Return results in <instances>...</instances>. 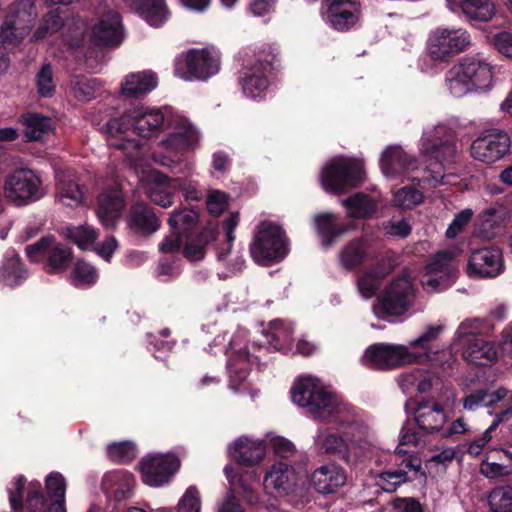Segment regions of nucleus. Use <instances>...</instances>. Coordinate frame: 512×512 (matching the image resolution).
<instances>
[{
	"mask_svg": "<svg viewBox=\"0 0 512 512\" xmlns=\"http://www.w3.org/2000/svg\"><path fill=\"white\" fill-rule=\"evenodd\" d=\"M420 154L427 165L418 175V160L399 146H390L382 153L380 167L389 179L406 178L422 183L423 188L454 184V176L445 174V166L457 155L454 131L444 124L428 127L420 139Z\"/></svg>",
	"mask_w": 512,
	"mask_h": 512,
	"instance_id": "nucleus-1",
	"label": "nucleus"
},
{
	"mask_svg": "<svg viewBox=\"0 0 512 512\" xmlns=\"http://www.w3.org/2000/svg\"><path fill=\"white\" fill-rule=\"evenodd\" d=\"M103 116L93 117L92 123L99 127L105 135L107 143L119 149L135 167H141L146 148L132 138L133 134L140 137H150L157 134L167 121L170 109L138 106L126 111L120 117H114V109L100 111Z\"/></svg>",
	"mask_w": 512,
	"mask_h": 512,
	"instance_id": "nucleus-2",
	"label": "nucleus"
},
{
	"mask_svg": "<svg viewBox=\"0 0 512 512\" xmlns=\"http://www.w3.org/2000/svg\"><path fill=\"white\" fill-rule=\"evenodd\" d=\"M291 398L295 404L307 408L312 417L321 422L346 420L349 415L346 402L312 376L301 377L294 383Z\"/></svg>",
	"mask_w": 512,
	"mask_h": 512,
	"instance_id": "nucleus-3",
	"label": "nucleus"
},
{
	"mask_svg": "<svg viewBox=\"0 0 512 512\" xmlns=\"http://www.w3.org/2000/svg\"><path fill=\"white\" fill-rule=\"evenodd\" d=\"M25 479L20 476L8 489L12 512H66V482L62 474L50 473L46 478V489L50 500L47 501L41 492L40 484L30 488L25 504L22 502V491Z\"/></svg>",
	"mask_w": 512,
	"mask_h": 512,
	"instance_id": "nucleus-4",
	"label": "nucleus"
},
{
	"mask_svg": "<svg viewBox=\"0 0 512 512\" xmlns=\"http://www.w3.org/2000/svg\"><path fill=\"white\" fill-rule=\"evenodd\" d=\"M493 67L480 55L465 56L445 74V86L454 97L486 91L493 85Z\"/></svg>",
	"mask_w": 512,
	"mask_h": 512,
	"instance_id": "nucleus-5",
	"label": "nucleus"
},
{
	"mask_svg": "<svg viewBox=\"0 0 512 512\" xmlns=\"http://www.w3.org/2000/svg\"><path fill=\"white\" fill-rule=\"evenodd\" d=\"M165 137L159 142L165 154L153 153L154 162L175 167L182 160L186 152L194 150L200 140L197 128L183 115L170 110L164 126Z\"/></svg>",
	"mask_w": 512,
	"mask_h": 512,
	"instance_id": "nucleus-6",
	"label": "nucleus"
},
{
	"mask_svg": "<svg viewBox=\"0 0 512 512\" xmlns=\"http://www.w3.org/2000/svg\"><path fill=\"white\" fill-rule=\"evenodd\" d=\"M249 252L255 263L261 266L282 261L288 254L285 232L274 223H260L249 245Z\"/></svg>",
	"mask_w": 512,
	"mask_h": 512,
	"instance_id": "nucleus-7",
	"label": "nucleus"
},
{
	"mask_svg": "<svg viewBox=\"0 0 512 512\" xmlns=\"http://www.w3.org/2000/svg\"><path fill=\"white\" fill-rule=\"evenodd\" d=\"M415 299V289L412 277L406 270L400 277L394 279L378 297L373 306L374 314L379 318L400 316L412 306Z\"/></svg>",
	"mask_w": 512,
	"mask_h": 512,
	"instance_id": "nucleus-8",
	"label": "nucleus"
},
{
	"mask_svg": "<svg viewBox=\"0 0 512 512\" xmlns=\"http://www.w3.org/2000/svg\"><path fill=\"white\" fill-rule=\"evenodd\" d=\"M320 178L325 190L341 193L363 180V164L357 159L335 157L323 167Z\"/></svg>",
	"mask_w": 512,
	"mask_h": 512,
	"instance_id": "nucleus-9",
	"label": "nucleus"
},
{
	"mask_svg": "<svg viewBox=\"0 0 512 512\" xmlns=\"http://www.w3.org/2000/svg\"><path fill=\"white\" fill-rule=\"evenodd\" d=\"M4 194L16 205H26L41 199L46 190L39 175L29 168H17L4 181Z\"/></svg>",
	"mask_w": 512,
	"mask_h": 512,
	"instance_id": "nucleus-10",
	"label": "nucleus"
},
{
	"mask_svg": "<svg viewBox=\"0 0 512 512\" xmlns=\"http://www.w3.org/2000/svg\"><path fill=\"white\" fill-rule=\"evenodd\" d=\"M220 69L217 52L202 49L182 54L176 62L175 74L184 80H207Z\"/></svg>",
	"mask_w": 512,
	"mask_h": 512,
	"instance_id": "nucleus-11",
	"label": "nucleus"
},
{
	"mask_svg": "<svg viewBox=\"0 0 512 512\" xmlns=\"http://www.w3.org/2000/svg\"><path fill=\"white\" fill-rule=\"evenodd\" d=\"M470 45L471 37L465 29L439 27L431 31L427 49L432 58L442 61L459 54Z\"/></svg>",
	"mask_w": 512,
	"mask_h": 512,
	"instance_id": "nucleus-12",
	"label": "nucleus"
},
{
	"mask_svg": "<svg viewBox=\"0 0 512 512\" xmlns=\"http://www.w3.org/2000/svg\"><path fill=\"white\" fill-rule=\"evenodd\" d=\"M460 250H444L435 254L425 266L421 284L427 292H438L451 284L456 273V257Z\"/></svg>",
	"mask_w": 512,
	"mask_h": 512,
	"instance_id": "nucleus-13",
	"label": "nucleus"
},
{
	"mask_svg": "<svg viewBox=\"0 0 512 512\" xmlns=\"http://www.w3.org/2000/svg\"><path fill=\"white\" fill-rule=\"evenodd\" d=\"M37 17V11L31 0H21L6 16L0 30V38L4 44L15 46L29 33Z\"/></svg>",
	"mask_w": 512,
	"mask_h": 512,
	"instance_id": "nucleus-14",
	"label": "nucleus"
},
{
	"mask_svg": "<svg viewBox=\"0 0 512 512\" xmlns=\"http://www.w3.org/2000/svg\"><path fill=\"white\" fill-rule=\"evenodd\" d=\"M410 355L408 346L379 343L371 345L365 350L361 362L372 369H390L414 363L415 361Z\"/></svg>",
	"mask_w": 512,
	"mask_h": 512,
	"instance_id": "nucleus-15",
	"label": "nucleus"
},
{
	"mask_svg": "<svg viewBox=\"0 0 512 512\" xmlns=\"http://www.w3.org/2000/svg\"><path fill=\"white\" fill-rule=\"evenodd\" d=\"M322 20L337 31H348L361 17L359 0H322Z\"/></svg>",
	"mask_w": 512,
	"mask_h": 512,
	"instance_id": "nucleus-16",
	"label": "nucleus"
},
{
	"mask_svg": "<svg viewBox=\"0 0 512 512\" xmlns=\"http://www.w3.org/2000/svg\"><path fill=\"white\" fill-rule=\"evenodd\" d=\"M246 331L238 330L237 334L229 341V359L227 364L228 374L230 378V387L234 391L239 390V384L248 376L253 359L258 356L251 357L245 344Z\"/></svg>",
	"mask_w": 512,
	"mask_h": 512,
	"instance_id": "nucleus-17",
	"label": "nucleus"
},
{
	"mask_svg": "<svg viewBox=\"0 0 512 512\" xmlns=\"http://www.w3.org/2000/svg\"><path fill=\"white\" fill-rule=\"evenodd\" d=\"M179 466L174 454L149 455L141 461L142 480L149 486L160 487L170 481Z\"/></svg>",
	"mask_w": 512,
	"mask_h": 512,
	"instance_id": "nucleus-18",
	"label": "nucleus"
},
{
	"mask_svg": "<svg viewBox=\"0 0 512 512\" xmlns=\"http://www.w3.org/2000/svg\"><path fill=\"white\" fill-rule=\"evenodd\" d=\"M509 148L510 138L505 132L490 130L473 141L471 155L478 161L491 164L501 159Z\"/></svg>",
	"mask_w": 512,
	"mask_h": 512,
	"instance_id": "nucleus-19",
	"label": "nucleus"
},
{
	"mask_svg": "<svg viewBox=\"0 0 512 512\" xmlns=\"http://www.w3.org/2000/svg\"><path fill=\"white\" fill-rule=\"evenodd\" d=\"M346 408L349 414L346 420H333L328 423L338 425V429L343 432L350 444V454L357 456V450H365L372 445L374 435L370 427L356 416L353 408L347 403Z\"/></svg>",
	"mask_w": 512,
	"mask_h": 512,
	"instance_id": "nucleus-20",
	"label": "nucleus"
},
{
	"mask_svg": "<svg viewBox=\"0 0 512 512\" xmlns=\"http://www.w3.org/2000/svg\"><path fill=\"white\" fill-rule=\"evenodd\" d=\"M503 269V256L500 249L485 247L471 253L466 272L472 278H493L502 273Z\"/></svg>",
	"mask_w": 512,
	"mask_h": 512,
	"instance_id": "nucleus-21",
	"label": "nucleus"
},
{
	"mask_svg": "<svg viewBox=\"0 0 512 512\" xmlns=\"http://www.w3.org/2000/svg\"><path fill=\"white\" fill-rule=\"evenodd\" d=\"M297 484L294 468L287 462L274 463L264 476V490L273 496H284L291 493Z\"/></svg>",
	"mask_w": 512,
	"mask_h": 512,
	"instance_id": "nucleus-22",
	"label": "nucleus"
},
{
	"mask_svg": "<svg viewBox=\"0 0 512 512\" xmlns=\"http://www.w3.org/2000/svg\"><path fill=\"white\" fill-rule=\"evenodd\" d=\"M125 207L122 191L117 184L103 190L98 198L96 214L101 224L106 228H112L119 220Z\"/></svg>",
	"mask_w": 512,
	"mask_h": 512,
	"instance_id": "nucleus-23",
	"label": "nucleus"
},
{
	"mask_svg": "<svg viewBox=\"0 0 512 512\" xmlns=\"http://www.w3.org/2000/svg\"><path fill=\"white\" fill-rule=\"evenodd\" d=\"M336 430L333 431L329 427L318 428L313 437L314 448L319 454L333 455L349 461L351 457L350 444L343 432L338 429V425H336Z\"/></svg>",
	"mask_w": 512,
	"mask_h": 512,
	"instance_id": "nucleus-24",
	"label": "nucleus"
},
{
	"mask_svg": "<svg viewBox=\"0 0 512 512\" xmlns=\"http://www.w3.org/2000/svg\"><path fill=\"white\" fill-rule=\"evenodd\" d=\"M93 41L102 46H117L123 40V29L120 15L113 10L103 14L92 29Z\"/></svg>",
	"mask_w": 512,
	"mask_h": 512,
	"instance_id": "nucleus-25",
	"label": "nucleus"
},
{
	"mask_svg": "<svg viewBox=\"0 0 512 512\" xmlns=\"http://www.w3.org/2000/svg\"><path fill=\"white\" fill-rule=\"evenodd\" d=\"M269 70L270 64L262 61L243 70L240 83L245 96L251 99L265 97L269 87L267 78Z\"/></svg>",
	"mask_w": 512,
	"mask_h": 512,
	"instance_id": "nucleus-26",
	"label": "nucleus"
},
{
	"mask_svg": "<svg viewBox=\"0 0 512 512\" xmlns=\"http://www.w3.org/2000/svg\"><path fill=\"white\" fill-rule=\"evenodd\" d=\"M135 478L126 470H114L104 474L101 487L109 499L122 501L132 497Z\"/></svg>",
	"mask_w": 512,
	"mask_h": 512,
	"instance_id": "nucleus-27",
	"label": "nucleus"
},
{
	"mask_svg": "<svg viewBox=\"0 0 512 512\" xmlns=\"http://www.w3.org/2000/svg\"><path fill=\"white\" fill-rule=\"evenodd\" d=\"M311 481L317 492L331 494L345 485L347 476L341 466L328 463L314 470Z\"/></svg>",
	"mask_w": 512,
	"mask_h": 512,
	"instance_id": "nucleus-28",
	"label": "nucleus"
},
{
	"mask_svg": "<svg viewBox=\"0 0 512 512\" xmlns=\"http://www.w3.org/2000/svg\"><path fill=\"white\" fill-rule=\"evenodd\" d=\"M85 187L81 186L75 175L70 171H59L56 174V197L68 207H77L83 203Z\"/></svg>",
	"mask_w": 512,
	"mask_h": 512,
	"instance_id": "nucleus-29",
	"label": "nucleus"
},
{
	"mask_svg": "<svg viewBox=\"0 0 512 512\" xmlns=\"http://www.w3.org/2000/svg\"><path fill=\"white\" fill-rule=\"evenodd\" d=\"M230 457L239 464L253 466L259 464L265 457V445L261 440L240 437L229 446Z\"/></svg>",
	"mask_w": 512,
	"mask_h": 512,
	"instance_id": "nucleus-30",
	"label": "nucleus"
},
{
	"mask_svg": "<svg viewBox=\"0 0 512 512\" xmlns=\"http://www.w3.org/2000/svg\"><path fill=\"white\" fill-rule=\"evenodd\" d=\"M508 218L509 212L504 206L490 207L479 215L475 231L484 239L494 238L505 226Z\"/></svg>",
	"mask_w": 512,
	"mask_h": 512,
	"instance_id": "nucleus-31",
	"label": "nucleus"
},
{
	"mask_svg": "<svg viewBox=\"0 0 512 512\" xmlns=\"http://www.w3.org/2000/svg\"><path fill=\"white\" fill-rule=\"evenodd\" d=\"M157 86V76L150 70L132 72L121 83V94L128 98H140Z\"/></svg>",
	"mask_w": 512,
	"mask_h": 512,
	"instance_id": "nucleus-32",
	"label": "nucleus"
},
{
	"mask_svg": "<svg viewBox=\"0 0 512 512\" xmlns=\"http://www.w3.org/2000/svg\"><path fill=\"white\" fill-rule=\"evenodd\" d=\"M414 417L419 428L428 433L439 431L447 421L443 407L435 402L419 403Z\"/></svg>",
	"mask_w": 512,
	"mask_h": 512,
	"instance_id": "nucleus-33",
	"label": "nucleus"
},
{
	"mask_svg": "<svg viewBox=\"0 0 512 512\" xmlns=\"http://www.w3.org/2000/svg\"><path fill=\"white\" fill-rule=\"evenodd\" d=\"M389 263H377L366 270L357 279V289L364 299L373 297L382 285L384 278L391 272Z\"/></svg>",
	"mask_w": 512,
	"mask_h": 512,
	"instance_id": "nucleus-34",
	"label": "nucleus"
},
{
	"mask_svg": "<svg viewBox=\"0 0 512 512\" xmlns=\"http://www.w3.org/2000/svg\"><path fill=\"white\" fill-rule=\"evenodd\" d=\"M447 5L452 12L461 10L470 20L489 21L496 13L492 0H447Z\"/></svg>",
	"mask_w": 512,
	"mask_h": 512,
	"instance_id": "nucleus-35",
	"label": "nucleus"
},
{
	"mask_svg": "<svg viewBox=\"0 0 512 512\" xmlns=\"http://www.w3.org/2000/svg\"><path fill=\"white\" fill-rule=\"evenodd\" d=\"M293 326L290 322L283 320H273L269 324V329L263 331L269 350L289 351L293 342Z\"/></svg>",
	"mask_w": 512,
	"mask_h": 512,
	"instance_id": "nucleus-36",
	"label": "nucleus"
},
{
	"mask_svg": "<svg viewBox=\"0 0 512 512\" xmlns=\"http://www.w3.org/2000/svg\"><path fill=\"white\" fill-rule=\"evenodd\" d=\"M148 177L154 181L147 190L150 200L163 208L170 207L173 203V190L178 187L177 181L168 180L154 170L149 171Z\"/></svg>",
	"mask_w": 512,
	"mask_h": 512,
	"instance_id": "nucleus-37",
	"label": "nucleus"
},
{
	"mask_svg": "<svg viewBox=\"0 0 512 512\" xmlns=\"http://www.w3.org/2000/svg\"><path fill=\"white\" fill-rule=\"evenodd\" d=\"M337 216L333 213H321L314 217V226L321 244L325 249L330 248L338 237L349 230V226L336 225Z\"/></svg>",
	"mask_w": 512,
	"mask_h": 512,
	"instance_id": "nucleus-38",
	"label": "nucleus"
},
{
	"mask_svg": "<svg viewBox=\"0 0 512 512\" xmlns=\"http://www.w3.org/2000/svg\"><path fill=\"white\" fill-rule=\"evenodd\" d=\"M136 9L145 21L153 26L163 25L169 18V11L163 0H125Z\"/></svg>",
	"mask_w": 512,
	"mask_h": 512,
	"instance_id": "nucleus-39",
	"label": "nucleus"
},
{
	"mask_svg": "<svg viewBox=\"0 0 512 512\" xmlns=\"http://www.w3.org/2000/svg\"><path fill=\"white\" fill-rule=\"evenodd\" d=\"M444 330V323L427 325L416 339L409 342L407 346L411 353L410 356L415 362H422L428 357V351L431 350L430 343L437 340Z\"/></svg>",
	"mask_w": 512,
	"mask_h": 512,
	"instance_id": "nucleus-40",
	"label": "nucleus"
},
{
	"mask_svg": "<svg viewBox=\"0 0 512 512\" xmlns=\"http://www.w3.org/2000/svg\"><path fill=\"white\" fill-rule=\"evenodd\" d=\"M369 259L368 242L357 238L349 241L339 252V261L346 270H353Z\"/></svg>",
	"mask_w": 512,
	"mask_h": 512,
	"instance_id": "nucleus-41",
	"label": "nucleus"
},
{
	"mask_svg": "<svg viewBox=\"0 0 512 512\" xmlns=\"http://www.w3.org/2000/svg\"><path fill=\"white\" fill-rule=\"evenodd\" d=\"M128 226L136 232L152 234L158 230L160 222L148 206L137 203L130 210Z\"/></svg>",
	"mask_w": 512,
	"mask_h": 512,
	"instance_id": "nucleus-42",
	"label": "nucleus"
},
{
	"mask_svg": "<svg viewBox=\"0 0 512 512\" xmlns=\"http://www.w3.org/2000/svg\"><path fill=\"white\" fill-rule=\"evenodd\" d=\"M462 356L470 363L484 365L496 360L497 349L493 342L481 337L463 346Z\"/></svg>",
	"mask_w": 512,
	"mask_h": 512,
	"instance_id": "nucleus-43",
	"label": "nucleus"
},
{
	"mask_svg": "<svg viewBox=\"0 0 512 512\" xmlns=\"http://www.w3.org/2000/svg\"><path fill=\"white\" fill-rule=\"evenodd\" d=\"M416 469V465L409 458H404L397 469H388L378 474L376 484L386 492H393L407 481L409 471Z\"/></svg>",
	"mask_w": 512,
	"mask_h": 512,
	"instance_id": "nucleus-44",
	"label": "nucleus"
},
{
	"mask_svg": "<svg viewBox=\"0 0 512 512\" xmlns=\"http://www.w3.org/2000/svg\"><path fill=\"white\" fill-rule=\"evenodd\" d=\"M507 394L508 390L504 387H499L493 392L484 389L476 390L463 399V407L468 411H475L480 407H491L503 400Z\"/></svg>",
	"mask_w": 512,
	"mask_h": 512,
	"instance_id": "nucleus-45",
	"label": "nucleus"
},
{
	"mask_svg": "<svg viewBox=\"0 0 512 512\" xmlns=\"http://www.w3.org/2000/svg\"><path fill=\"white\" fill-rule=\"evenodd\" d=\"M342 205L346 208L347 214L352 218H369L377 208L375 200L363 193L342 200Z\"/></svg>",
	"mask_w": 512,
	"mask_h": 512,
	"instance_id": "nucleus-46",
	"label": "nucleus"
},
{
	"mask_svg": "<svg viewBox=\"0 0 512 512\" xmlns=\"http://www.w3.org/2000/svg\"><path fill=\"white\" fill-rule=\"evenodd\" d=\"M25 135L29 140H39L53 129V120L39 113H27L22 116Z\"/></svg>",
	"mask_w": 512,
	"mask_h": 512,
	"instance_id": "nucleus-47",
	"label": "nucleus"
},
{
	"mask_svg": "<svg viewBox=\"0 0 512 512\" xmlns=\"http://www.w3.org/2000/svg\"><path fill=\"white\" fill-rule=\"evenodd\" d=\"M215 239V231L212 228L204 229L197 237H185L184 256L190 262H197L204 258L205 246Z\"/></svg>",
	"mask_w": 512,
	"mask_h": 512,
	"instance_id": "nucleus-48",
	"label": "nucleus"
},
{
	"mask_svg": "<svg viewBox=\"0 0 512 512\" xmlns=\"http://www.w3.org/2000/svg\"><path fill=\"white\" fill-rule=\"evenodd\" d=\"M511 415L512 407L506 408L505 410L496 414L493 422L483 432V434L467 444V453L474 457L479 456L482 453L484 447L492 439V432L497 428V426L501 422L508 420L511 417Z\"/></svg>",
	"mask_w": 512,
	"mask_h": 512,
	"instance_id": "nucleus-49",
	"label": "nucleus"
},
{
	"mask_svg": "<svg viewBox=\"0 0 512 512\" xmlns=\"http://www.w3.org/2000/svg\"><path fill=\"white\" fill-rule=\"evenodd\" d=\"M27 272L20 264L18 255L7 254L3 266L0 268V282L6 286L14 287L26 278Z\"/></svg>",
	"mask_w": 512,
	"mask_h": 512,
	"instance_id": "nucleus-50",
	"label": "nucleus"
},
{
	"mask_svg": "<svg viewBox=\"0 0 512 512\" xmlns=\"http://www.w3.org/2000/svg\"><path fill=\"white\" fill-rule=\"evenodd\" d=\"M435 377L420 369L413 370L403 374L399 379V384L403 391H408L412 387H416L420 393L428 392L435 381Z\"/></svg>",
	"mask_w": 512,
	"mask_h": 512,
	"instance_id": "nucleus-51",
	"label": "nucleus"
},
{
	"mask_svg": "<svg viewBox=\"0 0 512 512\" xmlns=\"http://www.w3.org/2000/svg\"><path fill=\"white\" fill-rule=\"evenodd\" d=\"M482 329L483 323L477 318L462 321L454 333L453 344L463 347L468 342L481 338Z\"/></svg>",
	"mask_w": 512,
	"mask_h": 512,
	"instance_id": "nucleus-52",
	"label": "nucleus"
},
{
	"mask_svg": "<svg viewBox=\"0 0 512 512\" xmlns=\"http://www.w3.org/2000/svg\"><path fill=\"white\" fill-rule=\"evenodd\" d=\"M71 250L64 244L56 243L53 238V244L50 247L46 271L48 273H59L63 271L71 261Z\"/></svg>",
	"mask_w": 512,
	"mask_h": 512,
	"instance_id": "nucleus-53",
	"label": "nucleus"
},
{
	"mask_svg": "<svg viewBox=\"0 0 512 512\" xmlns=\"http://www.w3.org/2000/svg\"><path fill=\"white\" fill-rule=\"evenodd\" d=\"M198 221V213L193 209H182L174 211L168 223L171 227V230L181 234L185 237L190 236V231L196 225Z\"/></svg>",
	"mask_w": 512,
	"mask_h": 512,
	"instance_id": "nucleus-54",
	"label": "nucleus"
},
{
	"mask_svg": "<svg viewBox=\"0 0 512 512\" xmlns=\"http://www.w3.org/2000/svg\"><path fill=\"white\" fill-rule=\"evenodd\" d=\"M488 504L493 512H512V487L498 486L492 489Z\"/></svg>",
	"mask_w": 512,
	"mask_h": 512,
	"instance_id": "nucleus-55",
	"label": "nucleus"
},
{
	"mask_svg": "<svg viewBox=\"0 0 512 512\" xmlns=\"http://www.w3.org/2000/svg\"><path fill=\"white\" fill-rule=\"evenodd\" d=\"M68 237L81 249H87L98 237L97 231L90 225L68 228Z\"/></svg>",
	"mask_w": 512,
	"mask_h": 512,
	"instance_id": "nucleus-56",
	"label": "nucleus"
},
{
	"mask_svg": "<svg viewBox=\"0 0 512 512\" xmlns=\"http://www.w3.org/2000/svg\"><path fill=\"white\" fill-rule=\"evenodd\" d=\"M423 201V193L411 186L399 189L393 197L395 206L402 209H412Z\"/></svg>",
	"mask_w": 512,
	"mask_h": 512,
	"instance_id": "nucleus-57",
	"label": "nucleus"
},
{
	"mask_svg": "<svg viewBox=\"0 0 512 512\" xmlns=\"http://www.w3.org/2000/svg\"><path fill=\"white\" fill-rule=\"evenodd\" d=\"M225 475L227 479L229 480L230 484L232 486H235L239 484L243 491V495L246 497V499L249 502H252L251 493L253 491V487L251 485V482H256L258 479V476L255 471H247L244 474H241L239 477L236 475H233V468L229 465H227L224 469Z\"/></svg>",
	"mask_w": 512,
	"mask_h": 512,
	"instance_id": "nucleus-58",
	"label": "nucleus"
},
{
	"mask_svg": "<svg viewBox=\"0 0 512 512\" xmlns=\"http://www.w3.org/2000/svg\"><path fill=\"white\" fill-rule=\"evenodd\" d=\"M456 359V354L450 347H447L441 350H429L428 357L421 363H430L432 366L446 370L455 364Z\"/></svg>",
	"mask_w": 512,
	"mask_h": 512,
	"instance_id": "nucleus-59",
	"label": "nucleus"
},
{
	"mask_svg": "<svg viewBox=\"0 0 512 512\" xmlns=\"http://www.w3.org/2000/svg\"><path fill=\"white\" fill-rule=\"evenodd\" d=\"M201 495L194 485L189 486L177 503L178 512H201Z\"/></svg>",
	"mask_w": 512,
	"mask_h": 512,
	"instance_id": "nucleus-60",
	"label": "nucleus"
},
{
	"mask_svg": "<svg viewBox=\"0 0 512 512\" xmlns=\"http://www.w3.org/2000/svg\"><path fill=\"white\" fill-rule=\"evenodd\" d=\"M96 269L85 261H78L73 270V282L76 286L90 285L96 282Z\"/></svg>",
	"mask_w": 512,
	"mask_h": 512,
	"instance_id": "nucleus-61",
	"label": "nucleus"
},
{
	"mask_svg": "<svg viewBox=\"0 0 512 512\" xmlns=\"http://www.w3.org/2000/svg\"><path fill=\"white\" fill-rule=\"evenodd\" d=\"M109 458L115 462H129L135 457V447L131 442H119L107 447Z\"/></svg>",
	"mask_w": 512,
	"mask_h": 512,
	"instance_id": "nucleus-62",
	"label": "nucleus"
},
{
	"mask_svg": "<svg viewBox=\"0 0 512 512\" xmlns=\"http://www.w3.org/2000/svg\"><path fill=\"white\" fill-rule=\"evenodd\" d=\"M98 88V81L94 78H82L72 83V91L78 100L88 101L92 99Z\"/></svg>",
	"mask_w": 512,
	"mask_h": 512,
	"instance_id": "nucleus-63",
	"label": "nucleus"
},
{
	"mask_svg": "<svg viewBox=\"0 0 512 512\" xmlns=\"http://www.w3.org/2000/svg\"><path fill=\"white\" fill-rule=\"evenodd\" d=\"M38 93L42 97H51L55 91L52 69L50 65H44L36 76Z\"/></svg>",
	"mask_w": 512,
	"mask_h": 512,
	"instance_id": "nucleus-64",
	"label": "nucleus"
}]
</instances>
